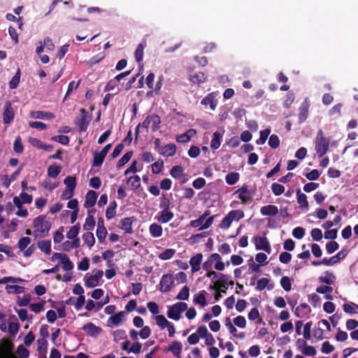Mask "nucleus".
Returning a JSON list of instances; mask_svg holds the SVG:
<instances>
[{"label":"nucleus","mask_w":358,"mask_h":358,"mask_svg":"<svg viewBox=\"0 0 358 358\" xmlns=\"http://www.w3.org/2000/svg\"><path fill=\"white\" fill-rule=\"evenodd\" d=\"M82 329L88 336L92 337H96L102 331L99 327L95 326L92 322H87L83 325Z\"/></svg>","instance_id":"12"},{"label":"nucleus","mask_w":358,"mask_h":358,"mask_svg":"<svg viewBox=\"0 0 358 358\" xmlns=\"http://www.w3.org/2000/svg\"><path fill=\"white\" fill-rule=\"evenodd\" d=\"M271 190L275 196H280L285 192V187L282 185L274 182L271 185Z\"/></svg>","instance_id":"57"},{"label":"nucleus","mask_w":358,"mask_h":358,"mask_svg":"<svg viewBox=\"0 0 358 358\" xmlns=\"http://www.w3.org/2000/svg\"><path fill=\"white\" fill-rule=\"evenodd\" d=\"M155 321L157 324L162 329H164L170 323L169 321L163 315H159L155 316Z\"/></svg>","instance_id":"50"},{"label":"nucleus","mask_w":358,"mask_h":358,"mask_svg":"<svg viewBox=\"0 0 358 358\" xmlns=\"http://www.w3.org/2000/svg\"><path fill=\"white\" fill-rule=\"evenodd\" d=\"M83 239L85 243L87 244L90 248H92L95 243L94 234L90 231L84 233L83 235Z\"/></svg>","instance_id":"42"},{"label":"nucleus","mask_w":358,"mask_h":358,"mask_svg":"<svg viewBox=\"0 0 358 358\" xmlns=\"http://www.w3.org/2000/svg\"><path fill=\"white\" fill-rule=\"evenodd\" d=\"M182 349V345L180 341H174L166 349V352H171L174 357H179Z\"/></svg>","instance_id":"19"},{"label":"nucleus","mask_w":358,"mask_h":358,"mask_svg":"<svg viewBox=\"0 0 358 358\" xmlns=\"http://www.w3.org/2000/svg\"><path fill=\"white\" fill-rule=\"evenodd\" d=\"M236 193L238 194V199L243 204L248 203L252 201V194L248 189V185H243L236 191Z\"/></svg>","instance_id":"10"},{"label":"nucleus","mask_w":358,"mask_h":358,"mask_svg":"<svg viewBox=\"0 0 358 358\" xmlns=\"http://www.w3.org/2000/svg\"><path fill=\"white\" fill-rule=\"evenodd\" d=\"M260 213L264 216H275L278 213V208L275 205L264 206L261 208Z\"/></svg>","instance_id":"18"},{"label":"nucleus","mask_w":358,"mask_h":358,"mask_svg":"<svg viewBox=\"0 0 358 358\" xmlns=\"http://www.w3.org/2000/svg\"><path fill=\"white\" fill-rule=\"evenodd\" d=\"M349 250L348 249L343 248L340 252H338L336 255L331 257V262L333 264H336L338 263L341 260L345 258L348 255Z\"/></svg>","instance_id":"41"},{"label":"nucleus","mask_w":358,"mask_h":358,"mask_svg":"<svg viewBox=\"0 0 358 358\" xmlns=\"http://www.w3.org/2000/svg\"><path fill=\"white\" fill-rule=\"evenodd\" d=\"M106 155L101 152H94L93 158V166L95 167L101 166L104 161Z\"/></svg>","instance_id":"40"},{"label":"nucleus","mask_w":358,"mask_h":358,"mask_svg":"<svg viewBox=\"0 0 358 358\" xmlns=\"http://www.w3.org/2000/svg\"><path fill=\"white\" fill-rule=\"evenodd\" d=\"M244 217V213L242 210H231L221 221L219 227L222 229H227L230 227L234 220H239Z\"/></svg>","instance_id":"2"},{"label":"nucleus","mask_w":358,"mask_h":358,"mask_svg":"<svg viewBox=\"0 0 358 358\" xmlns=\"http://www.w3.org/2000/svg\"><path fill=\"white\" fill-rule=\"evenodd\" d=\"M13 150L16 153L21 154L23 152L24 146L22 142V138L20 136L16 137L14 144H13Z\"/></svg>","instance_id":"51"},{"label":"nucleus","mask_w":358,"mask_h":358,"mask_svg":"<svg viewBox=\"0 0 358 358\" xmlns=\"http://www.w3.org/2000/svg\"><path fill=\"white\" fill-rule=\"evenodd\" d=\"M201 103L204 106L209 105L211 110H215L217 106V101L215 99L214 93L208 94L201 100Z\"/></svg>","instance_id":"21"},{"label":"nucleus","mask_w":358,"mask_h":358,"mask_svg":"<svg viewBox=\"0 0 358 358\" xmlns=\"http://www.w3.org/2000/svg\"><path fill=\"white\" fill-rule=\"evenodd\" d=\"M308 108L309 103L307 101H304L299 108V118L300 122H303L307 119L308 115Z\"/></svg>","instance_id":"26"},{"label":"nucleus","mask_w":358,"mask_h":358,"mask_svg":"<svg viewBox=\"0 0 358 358\" xmlns=\"http://www.w3.org/2000/svg\"><path fill=\"white\" fill-rule=\"evenodd\" d=\"M187 309V304L185 302H178L169 307L167 316L169 318L178 321L181 317V313Z\"/></svg>","instance_id":"3"},{"label":"nucleus","mask_w":358,"mask_h":358,"mask_svg":"<svg viewBox=\"0 0 358 358\" xmlns=\"http://www.w3.org/2000/svg\"><path fill=\"white\" fill-rule=\"evenodd\" d=\"M80 117L76 120V124L78 127L80 132H83L87 129L90 117H88V113L85 108H80Z\"/></svg>","instance_id":"6"},{"label":"nucleus","mask_w":358,"mask_h":358,"mask_svg":"<svg viewBox=\"0 0 358 358\" xmlns=\"http://www.w3.org/2000/svg\"><path fill=\"white\" fill-rule=\"evenodd\" d=\"M31 243V238L29 237H22L21 238L18 243H17V247L20 248V250H24L25 248L29 245Z\"/></svg>","instance_id":"64"},{"label":"nucleus","mask_w":358,"mask_h":358,"mask_svg":"<svg viewBox=\"0 0 358 358\" xmlns=\"http://www.w3.org/2000/svg\"><path fill=\"white\" fill-rule=\"evenodd\" d=\"M206 292L205 290L200 291L194 297V303L196 304H199L202 307L206 306Z\"/></svg>","instance_id":"29"},{"label":"nucleus","mask_w":358,"mask_h":358,"mask_svg":"<svg viewBox=\"0 0 358 358\" xmlns=\"http://www.w3.org/2000/svg\"><path fill=\"white\" fill-rule=\"evenodd\" d=\"M29 143H31V145L32 146L46 150V151L50 152L53 149V146L52 145H46L43 142H42L41 140H39L36 138H31L29 139Z\"/></svg>","instance_id":"20"},{"label":"nucleus","mask_w":358,"mask_h":358,"mask_svg":"<svg viewBox=\"0 0 358 358\" xmlns=\"http://www.w3.org/2000/svg\"><path fill=\"white\" fill-rule=\"evenodd\" d=\"M95 224L96 222L93 215H87L83 224V229L86 231L92 230L95 226Z\"/></svg>","instance_id":"38"},{"label":"nucleus","mask_w":358,"mask_h":358,"mask_svg":"<svg viewBox=\"0 0 358 358\" xmlns=\"http://www.w3.org/2000/svg\"><path fill=\"white\" fill-rule=\"evenodd\" d=\"M343 308L344 312L348 314H358V305L355 303L350 302L344 303L343 305Z\"/></svg>","instance_id":"30"},{"label":"nucleus","mask_w":358,"mask_h":358,"mask_svg":"<svg viewBox=\"0 0 358 358\" xmlns=\"http://www.w3.org/2000/svg\"><path fill=\"white\" fill-rule=\"evenodd\" d=\"M202 259L203 255L201 253H198L190 258L189 264L192 267V272L195 273L200 270Z\"/></svg>","instance_id":"13"},{"label":"nucleus","mask_w":358,"mask_h":358,"mask_svg":"<svg viewBox=\"0 0 358 358\" xmlns=\"http://www.w3.org/2000/svg\"><path fill=\"white\" fill-rule=\"evenodd\" d=\"M268 145L273 149H275V148H278L279 145H280L279 137L275 134H272L269 137Z\"/></svg>","instance_id":"59"},{"label":"nucleus","mask_w":358,"mask_h":358,"mask_svg":"<svg viewBox=\"0 0 358 358\" xmlns=\"http://www.w3.org/2000/svg\"><path fill=\"white\" fill-rule=\"evenodd\" d=\"M0 252L6 254L9 257H14L15 253L9 245L0 244Z\"/></svg>","instance_id":"60"},{"label":"nucleus","mask_w":358,"mask_h":358,"mask_svg":"<svg viewBox=\"0 0 358 358\" xmlns=\"http://www.w3.org/2000/svg\"><path fill=\"white\" fill-rule=\"evenodd\" d=\"M206 77L202 72H199L193 76H191L190 80L194 84H201L206 82Z\"/></svg>","instance_id":"44"},{"label":"nucleus","mask_w":358,"mask_h":358,"mask_svg":"<svg viewBox=\"0 0 358 358\" xmlns=\"http://www.w3.org/2000/svg\"><path fill=\"white\" fill-rule=\"evenodd\" d=\"M335 348L329 341H324L321 348L322 352L324 354H330L334 350Z\"/></svg>","instance_id":"63"},{"label":"nucleus","mask_w":358,"mask_h":358,"mask_svg":"<svg viewBox=\"0 0 358 358\" xmlns=\"http://www.w3.org/2000/svg\"><path fill=\"white\" fill-rule=\"evenodd\" d=\"M136 220V218L132 217H124L120 222V228L124 231L125 234H132V224Z\"/></svg>","instance_id":"11"},{"label":"nucleus","mask_w":358,"mask_h":358,"mask_svg":"<svg viewBox=\"0 0 358 358\" xmlns=\"http://www.w3.org/2000/svg\"><path fill=\"white\" fill-rule=\"evenodd\" d=\"M98 197L97 193L94 190H89L85 196L84 206L87 208L93 207Z\"/></svg>","instance_id":"14"},{"label":"nucleus","mask_w":358,"mask_h":358,"mask_svg":"<svg viewBox=\"0 0 358 358\" xmlns=\"http://www.w3.org/2000/svg\"><path fill=\"white\" fill-rule=\"evenodd\" d=\"M152 172L153 174L159 173L164 168V161L159 159L152 164Z\"/></svg>","instance_id":"53"},{"label":"nucleus","mask_w":358,"mask_h":358,"mask_svg":"<svg viewBox=\"0 0 358 358\" xmlns=\"http://www.w3.org/2000/svg\"><path fill=\"white\" fill-rule=\"evenodd\" d=\"M149 120L152 124V131L153 132L157 131L161 124L160 117L156 114L149 115Z\"/></svg>","instance_id":"33"},{"label":"nucleus","mask_w":358,"mask_h":358,"mask_svg":"<svg viewBox=\"0 0 358 358\" xmlns=\"http://www.w3.org/2000/svg\"><path fill=\"white\" fill-rule=\"evenodd\" d=\"M271 133L270 129H266L263 131H260V137L258 140H257L256 143L257 145H262L264 144L268 138V136H269Z\"/></svg>","instance_id":"54"},{"label":"nucleus","mask_w":358,"mask_h":358,"mask_svg":"<svg viewBox=\"0 0 358 358\" xmlns=\"http://www.w3.org/2000/svg\"><path fill=\"white\" fill-rule=\"evenodd\" d=\"M174 286V278L171 274H164L161 278L159 284V290L165 293L171 291Z\"/></svg>","instance_id":"5"},{"label":"nucleus","mask_w":358,"mask_h":358,"mask_svg":"<svg viewBox=\"0 0 358 358\" xmlns=\"http://www.w3.org/2000/svg\"><path fill=\"white\" fill-rule=\"evenodd\" d=\"M124 312L120 311L115 315H111L107 322L108 326L112 327L113 326H118L123 320V318L124 317Z\"/></svg>","instance_id":"16"},{"label":"nucleus","mask_w":358,"mask_h":358,"mask_svg":"<svg viewBox=\"0 0 358 358\" xmlns=\"http://www.w3.org/2000/svg\"><path fill=\"white\" fill-rule=\"evenodd\" d=\"M253 242L257 250H262L268 254L271 253V245L266 236H255L253 238Z\"/></svg>","instance_id":"7"},{"label":"nucleus","mask_w":358,"mask_h":358,"mask_svg":"<svg viewBox=\"0 0 358 358\" xmlns=\"http://www.w3.org/2000/svg\"><path fill=\"white\" fill-rule=\"evenodd\" d=\"M159 216L157 217L159 223L165 224L171 220L173 217V213L169 210H162L159 213Z\"/></svg>","instance_id":"17"},{"label":"nucleus","mask_w":358,"mask_h":358,"mask_svg":"<svg viewBox=\"0 0 358 358\" xmlns=\"http://www.w3.org/2000/svg\"><path fill=\"white\" fill-rule=\"evenodd\" d=\"M176 152V146L173 143L166 145L162 148L160 154L164 157H172Z\"/></svg>","instance_id":"27"},{"label":"nucleus","mask_w":358,"mask_h":358,"mask_svg":"<svg viewBox=\"0 0 358 358\" xmlns=\"http://www.w3.org/2000/svg\"><path fill=\"white\" fill-rule=\"evenodd\" d=\"M127 184L131 185L133 190H136L141 186V178L138 176L135 175L129 177L127 180Z\"/></svg>","instance_id":"36"},{"label":"nucleus","mask_w":358,"mask_h":358,"mask_svg":"<svg viewBox=\"0 0 358 358\" xmlns=\"http://www.w3.org/2000/svg\"><path fill=\"white\" fill-rule=\"evenodd\" d=\"M222 135L219 131H215L213 135V138L210 141V148L213 150H217L221 145V139Z\"/></svg>","instance_id":"28"},{"label":"nucleus","mask_w":358,"mask_h":358,"mask_svg":"<svg viewBox=\"0 0 358 358\" xmlns=\"http://www.w3.org/2000/svg\"><path fill=\"white\" fill-rule=\"evenodd\" d=\"M62 167L60 166L54 164L51 165L48 169V175L50 178H56L60 173Z\"/></svg>","instance_id":"43"},{"label":"nucleus","mask_w":358,"mask_h":358,"mask_svg":"<svg viewBox=\"0 0 358 358\" xmlns=\"http://www.w3.org/2000/svg\"><path fill=\"white\" fill-rule=\"evenodd\" d=\"M51 139L64 145H68L69 143V138L66 135L55 136H52Z\"/></svg>","instance_id":"61"},{"label":"nucleus","mask_w":358,"mask_h":358,"mask_svg":"<svg viewBox=\"0 0 358 358\" xmlns=\"http://www.w3.org/2000/svg\"><path fill=\"white\" fill-rule=\"evenodd\" d=\"M296 196H297V202L302 208H308V202L307 200V196L305 194L301 193V189H299L296 191Z\"/></svg>","instance_id":"39"},{"label":"nucleus","mask_w":358,"mask_h":358,"mask_svg":"<svg viewBox=\"0 0 358 358\" xmlns=\"http://www.w3.org/2000/svg\"><path fill=\"white\" fill-rule=\"evenodd\" d=\"M14 117L15 113L12 104L9 101H8L5 103L4 110L3 113V122L5 124H10L14 120Z\"/></svg>","instance_id":"9"},{"label":"nucleus","mask_w":358,"mask_h":358,"mask_svg":"<svg viewBox=\"0 0 358 358\" xmlns=\"http://www.w3.org/2000/svg\"><path fill=\"white\" fill-rule=\"evenodd\" d=\"M133 156V152L129 151L127 152L117 162V167L120 168L124 166L131 158Z\"/></svg>","instance_id":"47"},{"label":"nucleus","mask_w":358,"mask_h":358,"mask_svg":"<svg viewBox=\"0 0 358 358\" xmlns=\"http://www.w3.org/2000/svg\"><path fill=\"white\" fill-rule=\"evenodd\" d=\"M301 352L303 355L306 356H314L317 353V351L313 346L307 345H306L302 349H301Z\"/></svg>","instance_id":"58"},{"label":"nucleus","mask_w":358,"mask_h":358,"mask_svg":"<svg viewBox=\"0 0 358 358\" xmlns=\"http://www.w3.org/2000/svg\"><path fill=\"white\" fill-rule=\"evenodd\" d=\"M338 248V243L334 241H329L326 244V250L329 254L333 253L334 252L337 250Z\"/></svg>","instance_id":"62"},{"label":"nucleus","mask_w":358,"mask_h":358,"mask_svg":"<svg viewBox=\"0 0 358 358\" xmlns=\"http://www.w3.org/2000/svg\"><path fill=\"white\" fill-rule=\"evenodd\" d=\"M33 225L36 231L43 235H48L52 227V223L50 221L45 220V216L39 215L34 220Z\"/></svg>","instance_id":"4"},{"label":"nucleus","mask_w":358,"mask_h":358,"mask_svg":"<svg viewBox=\"0 0 358 358\" xmlns=\"http://www.w3.org/2000/svg\"><path fill=\"white\" fill-rule=\"evenodd\" d=\"M6 290L9 294H20L24 292V287L16 285H7L6 287Z\"/></svg>","instance_id":"45"},{"label":"nucleus","mask_w":358,"mask_h":358,"mask_svg":"<svg viewBox=\"0 0 358 358\" xmlns=\"http://www.w3.org/2000/svg\"><path fill=\"white\" fill-rule=\"evenodd\" d=\"M240 178V174L237 172H231L229 173L226 177V182L229 185H233L236 184Z\"/></svg>","instance_id":"37"},{"label":"nucleus","mask_w":358,"mask_h":358,"mask_svg":"<svg viewBox=\"0 0 358 358\" xmlns=\"http://www.w3.org/2000/svg\"><path fill=\"white\" fill-rule=\"evenodd\" d=\"M315 151L317 155L322 157L328 151L330 140L329 138L324 136V133L322 130H319L315 138Z\"/></svg>","instance_id":"1"},{"label":"nucleus","mask_w":358,"mask_h":358,"mask_svg":"<svg viewBox=\"0 0 358 358\" xmlns=\"http://www.w3.org/2000/svg\"><path fill=\"white\" fill-rule=\"evenodd\" d=\"M170 175L175 179H180L184 176V169L180 165L174 166L170 171Z\"/></svg>","instance_id":"31"},{"label":"nucleus","mask_w":358,"mask_h":358,"mask_svg":"<svg viewBox=\"0 0 358 358\" xmlns=\"http://www.w3.org/2000/svg\"><path fill=\"white\" fill-rule=\"evenodd\" d=\"M30 117L34 119L51 120L55 118V115L50 112L33 110L30 112Z\"/></svg>","instance_id":"15"},{"label":"nucleus","mask_w":358,"mask_h":358,"mask_svg":"<svg viewBox=\"0 0 358 358\" xmlns=\"http://www.w3.org/2000/svg\"><path fill=\"white\" fill-rule=\"evenodd\" d=\"M149 230L152 237L158 238L162 235V227L157 223L150 224Z\"/></svg>","instance_id":"32"},{"label":"nucleus","mask_w":358,"mask_h":358,"mask_svg":"<svg viewBox=\"0 0 358 358\" xmlns=\"http://www.w3.org/2000/svg\"><path fill=\"white\" fill-rule=\"evenodd\" d=\"M64 183L66 185V188L69 189L71 192L74 191L76 187V178L73 176H67L64 179Z\"/></svg>","instance_id":"49"},{"label":"nucleus","mask_w":358,"mask_h":358,"mask_svg":"<svg viewBox=\"0 0 358 358\" xmlns=\"http://www.w3.org/2000/svg\"><path fill=\"white\" fill-rule=\"evenodd\" d=\"M218 278L219 280H213V279L211 280L213 285H210V289L217 290V288H223L227 289L229 276L221 273H220Z\"/></svg>","instance_id":"8"},{"label":"nucleus","mask_w":358,"mask_h":358,"mask_svg":"<svg viewBox=\"0 0 358 358\" xmlns=\"http://www.w3.org/2000/svg\"><path fill=\"white\" fill-rule=\"evenodd\" d=\"M37 245L38 248L46 255H50L51 253L50 241H40L37 243Z\"/></svg>","instance_id":"34"},{"label":"nucleus","mask_w":358,"mask_h":358,"mask_svg":"<svg viewBox=\"0 0 358 358\" xmlns=\"http://www.w3.org/2000/svg\"><path fill=\"white\" fill-rule=\"evenodd\" d=\"M13 344L7 339H2L0 341V354L8 355L13 350Z\"/></svg>","instance_id":"25"},{"label":"nucleus","mask_w":358,"mask_h":358,"mask_svg":"<svg viewBox=\"0 0 358 358\" xmlns=\"http://www.w3.org/2000/svg\"><path fill=\"white\" fill-rule=\"evenodd\" d=\"M310 311L311 309L310 306L307 303H303L296 308L294 314L296 317H301L309 314Z\"/></svg>","instance_id":"24"},{"label":"nucleus","mask_w":358,"mask_h":358,"mask_svg":"<svg viewBox=\"0 0 358 358\" xmlns=\"http://www.w3.org/2000/svg\"><path fill=\"white\" fill-rule=\"evenodd\" d=\"M20 79V70L18 69L15 74L9 82V88L10 90L16 89L18 86Z\"/></svg>","instance_id":"46"},{"label":"nucleus","mask_w":358,"mask_h":358,"mask_svg":"<svg viewBox=\"0 0 358 358\" xmlns=\"http://www.w3.org/2000/svg\"><path fill=\"white\" fill-rule=\"evenodd\" d=\"M117 203L115 201L110 202L106 208V217L108 220L113 218L116 215Z\"/></svg>","instance_id":"35"},{"label":"nucleus","mask_w":358,"mask_h":358,"mask_svg":"<svg viewBox=\"0 0 358 358\" xmlns=\"http://www.w3.org/2000/svg\"><path fill=\"white\" fill-rule=\"evenodd\" d=\"M80 231V224L77 223L76 224L72 226L69 231L66 234V237L69 239H74L76 238Z\"/></svg>","instance_id":"48"},{"label":"nucleus","mask_w":358,"mask_h":358,"mask_svg":"<svg viewBox=\"0 0 358 358\" xmlns=\"http://www.w3.org/2000/svg\"><path fill=\"white\" fill-rule=\"evenodd\" d=\"M280 285L286 292H289L292 289V283L289 277L283 276L280 279Z\"/></svg>","instance_id":"55"},{"label":"nucleus","mask_w":358,"mask_h":358,"mask_svg":"<svg viewBox=\"0 0 358 358\" xmlns=\"http://www.w3.org/2000/svg\"><path fill=\"white\" fill-rule=\"evenodd\" d=\"M189 296V289L187 285H185L180 289V291L179 292L176 296V299L178 300H187L188 299Z\"/></svg>","instance_id":"52"},{"label":"nucleus","mask_w":358,"mask_h":358,"mask_svg":"<svg viewBox=\"0 0 358 358\" xmlns=\"http://www.w3.org/2000/svg\"><path fill=\"white\" fill-rule=\"evenodd\" d=\"M336 276L329 271H325L323 276H320L318 280L320 283H325L331 285L334 284L336 281Z\"/></svg>","instance_id":"22"},{"label":"nucleus","mask_w":358,"mask_h":358,"mask_svg":"<svg viewBox=\"0 0 358 358\" xmlns=\"http://www.w3.org/2000/svg\"><path fill=\"white\" fill-rule=\"evenodd\" d=\"M273 287V283H270V280L266 278H262L257 280L256 289L258 291H262L266 287H267L268 289H272Z\"/></svg>","instance_id":"23"},{"label":"nucleus","mask_w":358,"mask_h":358,"mask_svg":"<svg viewBox=\"0 0 358 358\" xmlns=\"http://www.w3.org/2000/svg\"><path fill=\"white\" fill-rule=\"evenodd\" d=\"M62 268L66 271H69L73 268V264L66 255L62 259Z\"/></svg>","instance_id":"56"}]
</instances>
